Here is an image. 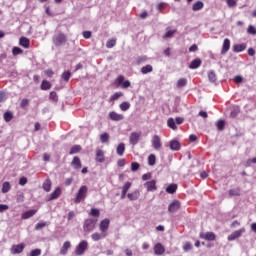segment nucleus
<instances>
[{
  "instance_id": "69168bd1",
  "label": "nucleus",
  "mask_w": 256,
  "mask_h": 256,
  "mask_svg": "<svg viewBox=\"0 0 256 256\" xmlns=\"http://www.w3.org/2000/svg\"><path fill=\"white\" fill-rule=\"evenodd\" d=\"M27 105H29V99H22L20 107L25 108Z\"/></svg>"
},
{
  "instance_id": "aec40b11",
  "label": "nucleus",
  "mask_w": 256,
  "mask_h": 256,
  "mask_svg": "<svg viewBox=\"0 0 256 256\" xmlns=\"http://www.w3.org/2000/svg\"><path fill=\"white\" fill-rule=\"evenodd\" d=\"M37 210L32 209V210H28L24 213H22L21 217L22 219L26 220V219H31V217H33L34 215H36Z\"/></svg>"
},
{
  "instance_id": "412c9836",
  "label": "nucleus",
  "mask_w": 256,
  "mask_h": 256,
  "mask_svg": "<svg viewBox=\"0 0 256 256\" xmlns=\"http://www.w3.org/2000/svg\"><path fill=\"white\" fill-rule=\"evenodd\" d=\"M140 196L141 192H139V190H135L134 192L127 194V197L130 201H137V199H139Z\"/></svg>"
},
{
  "instance_id": "a19ab883",
  "label": "nucleus",
  "mask_w": 256,
  "mask_h": 256,
  "mask_svg": "<svg viewBox=\"0 0 256 256\" xmlns=\"http://www.w3.org/2000/svg\"><path fill=\"white\" fill-rule=\"evenodd\" d=\"M120 109H121V111H129V109H131V103H129V102H122L120 104Z\"/></svg>"
},
{
  "instance_id": "338daca9",
  "label": "nucleus",
  "mask_w": 256,
  "mask_h": 256,
  "mask_svg": "<svg viewBox=\"0 0 256 256\" xmlns=\"http://www.w3.org/2000/svg\"><path fill=\"white\" fill-rule=\"evenodd\" d=\"M83 37L84 39H91V31H84Z\"/></svg>"
},
{
  "instance_id": "6e6d98bb",
  "label": "nucleus",
  "mask_w": 256,
  "mask_h": 256,
  "mask_svg": "<svg viewBox=\"0 0 256 256\" xmlns=\"http://www.w3.org/2000/svg\"><path fill=\"white\" fill-rule=\"evenodd\" d=\"M90 215L92 217H99V215H101V213L99 212V209L97 208H92L90 211Z\"/></svg>"
},
{
  "instance_id": "7ed1b4c3",
  "label": "nucleus",
  "mask_w": 256,
  "mask_h": 256,
  "mask_svg": "<svg viewBox=\"0 0 256 256\" xmlns=\"http://www.w3.org/2000/svg\"><path fill=\"white\" fill-rule=\"evenodd\" d=\"M95 225H97V219L88 218L84 221L83 229L85 233H91L93 229H95Z\"/></svg>"
},
{
  "instance_id": "393cba45",
  "label": "nucleus",
  "mask_w": 256,
  "mask_h": 256,
  "mask_svg": "<svg viewBox=\"0 0 256 256\" xmlns=\"http://www.w3.org/2000/svg\"><path fill=\"white\" fill-rule=\"evenodd\" d=\"M202 239H206V241H215V233L207 232L206 234H200Z\"/></svg>"
},
{
  "instance_id": "49530a36",
  "label": "nucleus",
  "mask_w": 256,
  "mask_h": 256,
  "mask_svg": "<svg viewBox=\"0 0 256 256\" xmlns=\"http://www.w3.org/2000/svg\"><path fill=\"white\" fill-rule=\"evenodd\" d=\"M176 32H177L176 30H168V31L164 34L163 39H171V37H173Z\"/></svg>"
},
{
  "instance_id": "423d86ee",
  "label": "nucleus",
  "mask_w": 256,
  "mask_h": 256,
  "mask_svg": "<svg viewBox=\"0 0 256 256\" xmlns=\"http://www.w3.org/2000/svg\"><path fill=\"white\" fill-rule=\"evenodd\" d=\"M152 147L155 149V151H159V149L163 147V144L161 143V137H159V135H154L152 137Z\"/></svg>"
},
{
  "instance_id": "3c124183",
  "label": "nucleus",
  "mask_w": 256,
  "mask_h": 256,
  "mask_svg": "<svg viewBox=\"0 0 256 256\" xmlns=\"http://www.w3.org/2000/svg\"><path fill=\"white\" fill-rule=\"evenodd\" d=\"M47 227V222H39L35 225L36 231H41V229Z\"/></svg>"
},
{
  "instance_id": "a211bd4d",
  "label": "nucleus",
  "mask_w": 256,
  "mask_h": 256,
  "mask_svg": "<svg viewBox=\"0 0 256 256\" xmlns=\"http://www.w3.org/2000/svg\"><path fill=\"white\" fill-rule=\"evenodd\" d=\"M154 253L156 255H163L165 253V247L161 243H156L154 246Z\"/></svg>"
},
{
  "instance_id": "0eeeda50",
  "label": "nucleus",
  "mask_w": 256,
  "mask_h": 256,
  "mask_svg": "<svg viewBox=\"0 0 256 256\" xmlns=\"http://www.w3.org/2000/svg\"><path fill=\"white\" fill-rule=\"evenodd\" d=\"M180 207H181V202H179L178 200H174L169 204L168 211L169 213H177Z\"/></svg>"
},
{
  "instance_id": "f704fd0d",
  "label": "nucleus",
  "mask_w": 256,
  "mask_h": 256,
  "mask_svg": "<svg viewBox=\"0 0 256 256\" xmlns=\"http://www.w3.org/2000/svg\"><path fill=\"white\" fill-rule=\"evenodd\" d=\"M81 151V145H74L69 151V155H75Z\"/></svg>"
},
{
  "instance_id": "e2e57ef3",
  "label": "nucleus",
  "mask_w": 256,
  "mask_h": 256,
  "mask_svg": "<svg viewBox=\"0 0 256 256\" xmlns=\"http://www.w3.org/2000/svg\"><path fill=\"white\" fill-rule=\"evenodd\" d=\"M139 163L137 162H132L131 163V171H138L139 170Z\"/></svg>"
},
{
  "instance_id": "f03ea898",
  "label": "nucleus",
  "mask_w": 256,
  "mask_h": 256,
  "mask_svg": "<svg viewBox=\"0 0 256 256\" xmlns=\"http://www.w3.org/2000/svg\"><path fill=\"white\" fill-rule=\"evenodd\" d=\"M52 41L55 47H62V45L67 43V36L63 33H57L53 36Z\"/></svg>"
},
{
  "instance_id": "37998d69",
  "label": "nucleus",
  "mask_w": 256,
  "mask_h": 256,
  "mask_svg": "<svg viewBox=\"0 0 256 256\" xmlns=\"http://www.w3.org/2000/svg\"><path fill=\"white\" fill-rule=\"evenodd\" d=\"M4 121H6V123H9L12 119H13V113L10 111H7L4 113Z\"/></svg>"
},
{
  "instance_id": "2eb2a0df",
  "label": "nucleus",
  "mask_w": 256,
  "mask_h": 256,
  "mask_svg": "<svg viewBox=\"0 0 256 256\" xmlns=\"http://www.w3.org/2000/svg\"><path fill=\"white\" fill-rule=\"evenodd\" d=\"M247 49V44L242 43V44H234L232 47V51L234 53H243Z\"/></svg>"
},
{
  "instance_id": "5701e85b",
  "label": "nucleus",
  "mask_w": 256,
  "mask_h": 256,
  "mask_svg": "<svg viewBox=\"0 0 256 256\" xmlns=\"http://www.w3.org/2000/svg\"><path fill=\"white\" fill-rule=\"evenodd\" d=\"M169 146L171 151H179L181 149V144L177 140H171Z\"/></svg>"
},
{
  "instance_id": "9b49d317",
  "label": "nucleus",
  "mask_w": 256,
  "mask_h": 256,
  "mask_svg": "<svg viewBox=\"0 0 256 256\" xmlns=\"http://www.w3.org/2000/svg\"><path fill=\"white\" fill-rule=\"evenodd\" d=\"M110 223L111 221H109V219L107 218L100 222L99 230L101 231V233H107V231H109Z\"/></svg>"
},
{
  "instance_id": "f8f14e48",
  "label": "nucleus",
  "mask_w": 256,
  "mask_h": 256,
  "mask_svg": "<svg viewBox=\"0 0 256 256\" xmlns=\"http://www.w3.org/2000/svg\"><path fill=\"white\" fill-rule=\"evenodd\" d=\"M61 197V188L57 187L47 198V201H55V199H59Z\"/></svg>"
},
{
  "instance_id": "ddd939ff",
  "label": "nucleus",
  "mask_w": 256,
  "mask_h": 256,
  "mask_svg": "<svg viewBox=\"0 0 256 256\" xmlns=\"http://www.w3.org/2000/svg\"><path fill=\"white\" fill-rule=\"evenodd\" d=\"M148 192L157 191V182L155 180L148 181L144 184Z\"/></svg>"
},
{
  "instance_id": "1a4fd4ad",
  "label": "nucleus",
  "mask_w": 256,
  "mask_h": 256,
  "mask_svg": "<svg viewBox=\"0 0 256 256\" xmlns=\"http://www.w3.org/2000/svg\"><path fill=\"white\" fill-rule=\"evenodd\" d=\"M243 233H245V228H241L239 230L232 232L228 236V241H235V239H239V237H241V235H243Z\"/></svg>"
},
{
  "instance_id": "39448f33",
  "label": "nucleus",
  "mask_w": 256,
  "mask_h": 256,
  "mask_svg": "<svg viewBox=\"0 0 256 256\" xmlns=\"http://www.w3.org/2000/svg\"><path fill=\"white\" fill-rule=\"evenodd\" d=\"M117 83L122 89H129L131 87V82L129 80H125V76L120 75L117 78Z\"/></svg>"
},
{
  "instance_id": "864d4df0",
  "label": "nucleus",
  "mask_w": 256,
  "mask_h": 256,
  "mask_svg": "<svg viewBox=\"0 0 256 256\" xmlns=\"http://www.w3.org/2000/svg\"><path fill=\"white\" fill-rule=\"evenodd\" d=\"M41 253H42L41 249L36 248V249L32 250V251L28 254V256H41Z\"/></svg>"
},
{
  "instance_id": "f3484780",
  "label": "nucleus",
  "mask_w": 256,
  "mask_h": 256,
  "mask_svg": "<svg viewBox=\"0 0 256 256\" xmlns=\"http://www.w3.org/2000/svg\"><path fill=\"white\" fill-rule=\"evenodd\" d=\"M95 159L98 163H105V152L101 149H97Z\"/></svg>"
},
{
  "instance_id": "c85d7f7f",
  "label": "nucleus",
  "mask_w": 256,
  "mask_h": 256,
  "mask_svg": "<svg viewBox=\"0 0 256 256\" xmlns=\"http://www.w3.org/2000/svg\"><path fill=\"white\" fill-rule=\"evenodd\" d=\"M167 125L169 129H172L173 131H177V123L175 122V119L168 118Z\"/></svg>"
},
{
  "instance_id": "bb28decb",
  "label": "nucleus",
  "mask_w": 256,
  "mask_h": 256,
  "mask_svg": "<svg viewBox=\"0 0 256 256\" xmlns=\"http://www.w3.org/2000/svg\"><path fill=\"white\" fill-rule=\"evenodd\" d=\"M199 67H201V59L199 58L194 59L189 65V69H199Z\"/></svg>"
},
{
  "instance_id": "774afa93",
  "label": "nucleus",
  "mask_w": 256,
  "mask_h": 256,
  "mask_svg": "<svg viewBox=\"0 0 256 256\" xmlns=\"http://www.w3.org/2000/svg\"><path fill=\"white\" fill-rule=\"evenodd\" d=\"M19 185H22V186L27 185V178L25 177L20 178Z\"/></svg>"
},
{
  "instance_id": "5fc2aeb1",
  "label": "nucleus",
  "mask_w": 256,
  "mask_h": 256,
  "mask_svg": "<svg viewBox=\"0 0 256 256\" xmlns=\"http://www.w3.org/2000/svg\"><path fill=\"white\" fill-rule=\"evenodd\" d=\"M131 182H126L122 187V192L127 193L131 189Z\"/></svg>"
},
{
  "instance_id": "cd10ccee",
  "label": "nucleus",
  "mask_w": 256,
  "mask_h": 256,
  "mask_svg": "<svg viewBox=\"0 0 256 256\" xmlns=\"http://www.w3.org/2000/svg\"><path fill=\"white\" fill-rule=\"evenodd\" d=\"M19 45L24 47V49H29L30 41L27 37H21L19 40Z\"/></svg>"
},
{
  "instance_id": "4d7b16f0",
  "label": "nucleus",
  "mask_w": 256,
  "mask_h": 256,
  "mask_svg": "<svg viewBox=\"0 0 256 256\" xmlns=\"http://www.w3.org/2000/svg\"><path fill=\"white\" fill-rule=\"evenodd\" d=\"M247 33H249V35H256V28L253 25H249Z\"/></svg>"
},
{
  "instance_id": "680f3d73",
  "label": "nucleus",
  "mask_w": 256,
  "mask_h": 256,
  "mask_svg": "<svg viewBox=\"0 0 256 256\" xmlns=\"http://www.w3.org/2000/svg\"><path fill=\"white\" fill-rule=\"evenodd\" d=\"M226 3L228 7H237V1L236 0H226Z\"/></svg>"
},
{
  "instance_id": "7c9ffc66",
  "label": "nucleus",
  "mask_w": 256,
  "mask_h": 256,
  "mask_svg": "<svg viewBox=\"0 0 256 256\" xmlns=\"http://www.w3.org/2000/svg\"><path fill=\"white\" fill-rule=\"evenodd\" d=\"M187 86V78H180L178 79L177 83H176V87L178 89H183V87Z\"/></svg>"
},
{
  "instance_id": "2f4dec72",
  "label": "nucleus",
  "mask_w": 256,
  "mask_h": 256,
  "mask_svg": "<svg viewBox=\"0 0 256 256\" xmlns=\"http://www.w3.org/2000/svg\"><path fill=\"white\" fill-rule=\"evenodd\" d=\"M177 191V184H170L166 187V193L173 195Z\"/></svg>"
},
{
  "instance_id": "4c0bfd02",
  "label": "nucleus",
  "mask_w": 256,
  "mask_h": 256,
  "mask_svg": "<svg viewBox=\"0 0 256 256\" xmlns=\"http://www.w3.org/2000/svg\"><path fill=\"white\" fill-rule=\"evenodd\" d=\"M42 91H48V89H51V82L47 80H43L41 84Z\"/></svg>"
},
{
  "instance_id": "c756f323",
  "label": "nucleus",
  "mask_w": 256,
  "mask_h": 256,
  "mask_svg": "<svg viewBox=\"0 0 256 256\" xmlns=\"http://www.w3.org/2000/svg\"><path fill=\"white\" fill-rule=\"evenodd\" d=\"M152 72H153V66L151 64H148L141 68L142 75H147V73H152Z\"/></svg>"
},
{
  "instance_id": "09e8293b",
  "label": "nucleus",
  "mask_w": 256,
  "mask_h": 256,
  "mask_svg": "<svg viewBox=\"0 0 256 256\" xmlns=\"http://www.w3.org/2000/svg\"><path fill=\"white\" fill-rule=\"evenodd\" d=\"M22 53H23V49H21L17 46L13 47L12 55L17 56V55H21Z\"/></svg>"
},
{
  "instance_id": "ea45409f",
  "label": "nucleus",
  "mask_w": 256,
  "mask_h": 256,
  "mask_svg": "<svg viewBox=\"0 0 256 256\" xmlns=\"http://www.w3.org/2000/svg\"><path fill=\"white\" fill-rule=\"evenodd\" d=\"M157 161V157L155 156V154H150L148 156V165H150V167H153V165H155Z\"/></svg>"
},
{
  "instance_id": "de8ad7c7",
  "label": "nucleus",
  "mask_w": 256,
  "mask_h": 256,
  "mask_svg": "<svg viewBox=\"0 0 256 256\" xmlns=\"http://www.w3.org/2000/svg\"><path fill=\"white\" fill-rule=\"evenodd\" d=\"M61 78L66 81V83L71 79V71H65L62 75Z\"/></svg>"
},
{
  "instance_id": "f257e3e1",
  "label": "nucleus",
  "mask_w": 256,
  "mask_h": 256,
  "mask_svg": "<svg viewBox=\"0 0 256 256\" xmlns=\"http://www.w3.org/2000/svg\"><path fill=\"white\" fill-rule=\"evenodd\" d=\"M88 191L89 188H87L86 185L81 186L75 195L74 203H81V201H85V199L87 198Z\"/></svg>"
},
{
  "instance_id": "0e129e2a",
  "label": "nucleus",
  "mask_w": 256,
  "mask_h": 256,
  "mask_svg": "<svg viewBox=\"0 0 256 256\" xmlns=\"http://www.w3.org/2000/svg\"><path fill=\"white\" fill-rule=\"evenodd\" d=\"M9 210V205L0 204V213H5V211Z\"/></svg>"
},
{
  "instance_id": "79ce46f5",
  "label": "nucleus",
  "mask_w": 256,
  "mask_h": 256,
  "mask_svg": "<svg viewBox=\"0 0 256 256\" xmlns=\"http://www.w3.org/2000/svg\"><path fill=\"white\" fill-rule=\"evenodd\" d=\"M193 11H201L203 9V2L198 1L192 6Z\"/></svg>"
},
{
  "instance_id": "4be33fe9",
  "label": "nucleus",
  "mask_w": 256,
  "mask_h": 256,
  "mask_svg": "<svg viewBox=\"0 0 256 256\" xmlns=\"http://www.w3.org/2000/svg\"><path fill=\"white\" fill-rule=\"evenodd\" d=\"M93 241H101V239H105L107 237V233L101 232V233H94L91 235Z\"/></svg>"
},
{
  "instance_id": "e433bc0d",
  "label": "nucleus",
  "mask_w": 256,
  "mask_h": 256,
  "mask_svg": "<svg viewBox=\"0 0 256 256\" xmlns=\"http://www.w3.org/2000/svg\"><path fill=\"white\" fill-rule=\"evenodd\" d=\"M11 191V183L3 182L2 184V193H9Z\"/></svg>"
},
{
  "instance_id": "dca6fc26",
  "label": "nucleus",
  "mask_w": 256,
  "mask_h": 256,
  "mask_svg": "<svg viewBox=\"0 0 256 256\" xmlns=\"http://www.w3.org/2000/svg\"><path fill=\"white\" fill-rule=\"evenodd\" d=\"M229 49H231V40H229V38H225L221 50L222 55H225Z\"/></svg>"
},
{
  "instance_id": "473e14b6",
  "label": "nucleus",
  "mask_w": 256,
  "mask_h": 256,
  "mask_svg": "<svg viewBox=\"0 0 256 256\" xmlns=\"http://www.w3.org/2000/svg\"><path fill=\"white\" fill-rule=\"evenodd\" d=\"M239 113H241V109L239 108V106H235V107H233V109L230 112V117L232 119H235V117H237V115H239Z\"/></svg>"
},
{
  "instance_id": "9d476101",
  "label": "nucleus",
  "mask_w": 256,
  "mask_h": 256,
  "mask_svg": "<svg viewBox=\"0 0 256 256\" xmlns=\"http://www.w3.org/2000/svg\"><path fill=\"white\" fill-rule=\"evenodd\" d=\"M24 249H25V244H23V243L13 245L11 248V253H12V255H19V254L23 253Z\"/></svg>"
},
{
  "instance_id": "6e6552de",
  "label": "nucleus",
  "mask_w": 256,
  "mask_h": 256,
  "mask_svg": "<svg viewBox=\"0 0 256 256\" xmlns=\"http://www.w3.org/2000/svg\"><path fill=\"white\" fill-rule=\"evenodd\" d=\"M141 139V132H132L129 137L130 145H137Z\"/></svg>"
},
{
  "instance_id": "13d9d810",
  "label": "nucleus",
  "mask_w": 256,
  "mask_h": 256,
  "mask_svg": "<svg viewBox=\"0 0 256 256\" xmlns=\"http://www.w3.org/2000/svg\"><path fill=\"white\" fill-rule=\"evenodd\" d=\"M191 249H193V245L190 242H186L183 246V250L184 251H191Z\"/></svg>"
},
{
  "instance_id": "052dcab7",
  "label": "nucleus",
  "mask_w": 256,
  "mask_h": 256,
  "mask_svg": "<svg viewBox=\"0 0 256 256\" xmlns=\"http://www.w3.org/2000/svg\"><path fill=\"white\" fill-rule=\"evenodd\" d=\"M152 177L153 175L151 174V172H148L142 175V181H149V179H151Z\"/></svg>"
},
{
  "instance_id": "72a5a7b5",
  "label": "nucleus",
  "mask_w": 256,
  "mask_h": 256,
  "mask_svg": "<svg viewBox=\"0 0 256 256\" xmlns=\"http://www.w3.org/2000/svg\"><path fill=\"white\" fill-rule=\"evenodd\" d=\"M51 180L47 179L45 180V182L42 185V189H44L46 191V193H49V191H51Z\"/></svg>"
},
{
  "instance_id": "a878e982",
  "label": "nucleus",
  "mask_w": 256,
  "mask_h": 256,
  "mask_svg": "<svg viewBox=\"0 0 256 256\" xmlns=\"http://www.w3.org/2000/svg\"><path fill=\"white\" fill-rule=\"evenodd\" d=\"M116 153L119 155V157H123V155H125V143L118 144Z\"/></svg>"
},
{
  "instance_id": "c03bdc74",
  "label": "nucleus",
  "mask_w": 256,
  "mask_h": 256,
  "mask_svg": "<svg viewBox=\"0 0 256 256\" xmlns=\"http://www.w3.org/2000/svg\"><path fill=\"white\" fill-rule=\"evenodd\" d=\"M109 141V133L104 132L100 135V142L107 143Z\"/></svg>"
},
{
  "instance_id": "8fccbe9b",
  "label": "nucleus",
  "mask_w": 256,
  "mask_h": 256,
  "mask_svg": "<svg viewBox=\"0 0 256 256\" xmlns=\"http://www.w3.org/2000/svg\"><path fill=\"white\" fill-rule=\"evenodd\" d=\"M120 97H123V92H116L110 97V101H117Z\"/></svg>"
},
{
  "instance_id": "b1692460",
  "label": "nucleus",
  "mask_w": 256,
  "mask_h": 256,
  "mask_svg": "<svg viewBox=\"0 0 256 256\" xmlns=\"http://www.w3.org/2000/svg\"><path fill=\"white\" fill-rule=\"evenodd\" d=\"M69 249H71V242H64L62 248L60 249V255H65L69 251Z\"/></svg>"
},
{
  "instance_id": "58836bf2",
  "label": "nucleus",
  "mask_w": 256,
  "mask_h": 256,
  "mask_svg": "<svg viewBox=\"0 0 256 256\" xmlns=\"http://www.w3.org/2000/svg\"><path fill=\"white\" fill-rule=\"evenodd\" d=\"M208 79L210 83H215V81H217V74H215V71L208 72Z\"/></svg>"
},
{
  "instance_id": "4468645a",
  "label": "nucleus",
  "mask_w": 256,
  "mask_h": 256,
  "mask_svg": "<svg viewBox=\"0 0 256 256\" xmlns=\"http://www.w3.org/2000/svg\"><path fill=\"white\" fill-rule=\"evenodd\" d=\"M109 119H111V121H123V119H125V116H123V114L112 111L109 113Z\"/></svg>"
},
{
  "instance_id": "c9c22d12",
  "label": "nucleus",
  "mask_w": 256,
  "mask_h": 256,
  "mask_svg": "<svg viewBox=\"0 0 256 256\" xmlns=\"http://www.w3.org/2000/svg\"><path fill=\"white\" fill-rule=\"evenodd\" d=\"M239 195H241V190L239 188L229 190L230 197H239Z\"/></svg>"
},
{
  "instance_id": "a18cd8bd",
  "label": "nucleus",
  "mask_w": 256,
  "mask_h": 256,
  "mask_svg": "<svg viewBox=\"0 0 256 256\" xmlns=\"http://www.w3.org/2000/svg\"><path fill=\"white\" fill-rule=\"evenodd\" d=\"M115 45H117V39L108 40L106 43L107 49H113Z\"/></svg>"
},
{
  "instance_id": "603ef678",
  "label": "nucleus",
  "mask_w": 256,
  "mask_h": 256,
  "mask_svg": "<svg viewBox=\"0 0 256 256\" xmlns=\"http://www.w3.org/2000/svg\"><path fill=\"white\" fill-rule=\"evenodd\" d=\"M216 127H217L218 131H223V129L225 127V121L218 120L216 123Z\"/></svg>"
},
{
  "instance_id": "bf43d9fd",
  "label": "nucleus",
  "mask_w": 256,
  "mask_h": 256,
  "mask_svg": "<svg viewBox=\"0 0 256 256\" xmlns=\"http://www.w3.org/2000/svg\"><path fill=\"white\" fill-rule=\"evenodd\" d=\"M50 99L55 102L59 101V98L57 97V92L55 91L50 92Z\"/></svg>"
},
{
  "instance_id": "6ab92c4d",
  "label": "nucleus",
  "mask_w": 256,
  "mask_h": 256,
  "mask_svg": "<svg viewBox=\"0 0 256 256\" xmlns=\"http://www.w3.org/2000/svg\"><path fill=\"white\" fill-rule=\"evenodd\" d=\"M71 166L73 167V169H81V167H83V165L81 164V159L78 156H75L71 162Z\"/></svg>"
},
{
  "instance_id": "20e7f679",
  "label": "nucleus",
  "mask_w": 256,
  "mask_h": 256,
  "mask_svg": "<svg viewBox=\"0 0 256 256\" xmlns=\"http://www.w3.org/2000/svg\"><path fill=\"white\" fill-rule=\"evenodd\" d=\"M88 247H89V243L87 242V240L81 241L76 246L75 255L77 256L85 255V252L87 251Z\"/></svg>"
}]
</instances>
